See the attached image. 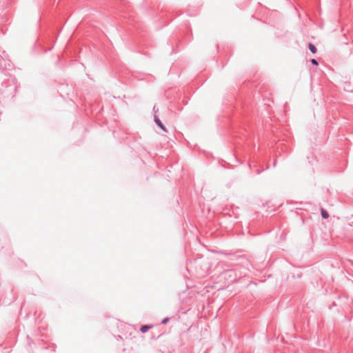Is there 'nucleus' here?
Instances as JSON below:
<instances>
[{
	"mask_svg": "<svg viewBox=\"0 0 353 353\" xmlns=\"http://www.w3.org/2000/svg\"><path fill=\"white\" fill-rule=\"evenodd\" d=\"M155 122L161 128L163 131H166L165 126L163 125L160 119L157 117H155Z\"/></svg>",
	"mask_w": 353,
	"mask_h": 353,
	"instance_id": "nucleus-1",
	"label": "nucleus"
},
{
	"mask_svg": "<svg viewBox=\"0 0 353 353\" xmlns=\"http://www.w3.org/2000/svg\"><path fill=\"white\" fill-rule=\"evenodd\" d=\"M167 322V319L163 321V323H165Z\"/></svg>",
	"mask_w": 353,
	"mask_h": 353,
	"instance_id": "nucleus-6",
	"label": "nucleus"
},
{
	"mask_svg": "<svg viewBox=\"0 0 353 353\" xmlns=\"http://www.w3.org/2000/svg\"><path fill=\"white\" fill-rule=\"evenodd\" d=\"M321 216L323 219H327L329 217V214L327 211H325L323 208L321 210Z\"/></svg>",
	"mask_w": 353,
	"mask_h": 353,
	"instance_id": "nucleus-2",
	"label": "nucleus"
},
{
	"mask_svg": "<svg viewBox=\"0 0 353 353\" xmlns=\"http://www.w3.org/2000/svg\"><path fill=\"white\" fill-rule=\"evenodd\" d=\"M308 46H309V49L310 50V51L312 53L316 52V48L312 43H309Z\"/></svg>",
	"mask_w": 353,
	"mask_h": 353,
	"instance_id": "nucleus-3",
	"label": "nucleus"
},
{
	"mask_svg": "<svg viewBox=\"0 0 353 353\" xmlns=\"http://www.w3.org/2000/svg\"><path fill=\"white\" fill-rule=\"evenodd\" d=\"M150 326H148V325H144L141 328V331L142 332H145L148 331V330L150 328Z\"/></svg>",
	"mask_w": 353,
	"mask_h": 353,
	"instance_id": "nucleus-4",
	"label": "nucleus"
},
{
	"mask_svg": "<svg viewBox=\"0 0 353 353\" xmlns=\"http://www.w3.org/2000/svg\"><path fill=\"white\" fill-rule=\"evenodd\" d=\"M311 62L314 65H318V62L316 61V60H315L314 59L311 60Z\"/></svg>",
	"mask_w": 353,
	"mask_h": 353,
	"instance_id": "nucleus-5",
	"label": "nucleus"
}]
</instances>
